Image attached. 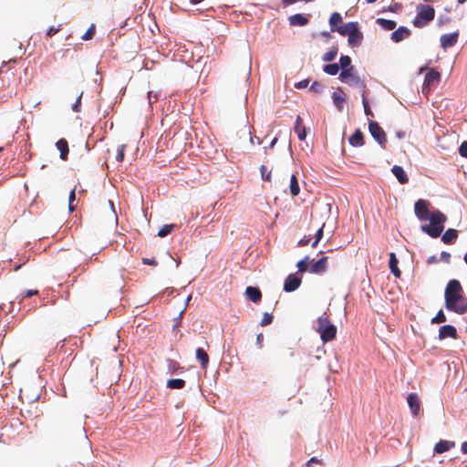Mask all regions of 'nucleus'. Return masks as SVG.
Here are the masks:
<instances>
[{
	"label": "nucleus",
	"instance_id": "1",
	"mask_svg": "<svg viewBox=\"0 0 467 467\" xmlns=\"http://www.w3.org/2000/svg\"><path fill=\"white\" fill-rule=\"evenodd\" d=\"M445 307L457 314L467 312V297L463 296V289L460 281L451 279L448 282L445 292Z\"/></svg>",
	"mask_w": 467,
	"mask_h": 467
},
{
	"label": "nucleus",
	"instance_id": "2",
	"mask_svg": "<svg viewBox=\"0 0 467 467\" xmlns=\"http://www.w3.org/2000/svg\"><path fill=\"white\" fill-rule=\"evenodd\" d=\"M446 219V216L441 211L436 210L431 213V215L428 219L430 220V224L421 225V231L432 238H437L441 234L444 229Z\"/></svg>",
	"mask_w": 467,
	"mask_h": 467
},
{
	"label": "nucleus",
	"instance_id": "3",
	"mask_svg": "<svg viewBox=\"0 0 467 467\" xmlns=\"http://www.w3.org/2000/svg\"><path fill=\"white\" fill-rule=\"evenodd\" d=\"M317 331L320 334L322 341L328 342L336 337L337 327L331 324L326 313L317 318Z\"/></svg>",
	"mask_w": 467,
	"mask_h": 467
},
{
	"label": "nucleus",
	"instance_id": "4",
	"mask_svg": "<svg viewBox=\"0 0 467 467\" xmlns=\"http://www.w3.org/2000/svg\"><path fill=\"white\" fill-rule=\"evenodd\" d=\"M435 17V10L431 5H419L417 6V15L412 24L417 28H422L431 22Z\"/></svg>",
	"mask_w": 467,
	"mask_h": 467
},
{
	"label": "nucleus",
	"instance_id": "5",
	"mask_svg": "<svg viewBox=\"0 0 467 467\" xmlns=\"http://www.w3.org/2000/svg\"><path fill=\"white\" fill-rule=\"evenodd\" d=\"M339 79L342 82L351 83L353 85L358 86L362 88V90H365L366 88V84L356 74L354 67H349L348 68L342 70L339 74Z\"/></svg>",
	"mask_w": 467,
	"mask_h": 467
},
{
	"label": "nucleus",
	"instance_id": "6",
	"mask_svg": "<svg viewBox=\"0 0 467 467\" xmlns=\"http://www.w3.org/2000/svg\"><path fill=\"white\" fill-rule=\"evenodd\" d=\"M368 130L371 136L378 141V143L380 146L385 147L387 143V135L384 130L379 126V124L377 121H369Z\"/></svg>",
	"mask_w": 467,
	"mask_h": 467
},
{
	"label": "nucleus",
	"instance_id": "7",
	"mask_svg": "<svg viewBox=\"0 0 467 467\" xmlns=\"http://www.w3.org/2000/svg\"><path fill=\"white\" fill-rule=\"evenodd\" d=\"M430 202L427 200L420 199L414 204V213L420 221H427L431 215Z\"/></svg>",
	"mask_w": 467,
	"mask_h": 467
},
{
	"label": "nucleus",
	"instance_id": "8",
	"mask_svg": "<svg viewBox=\"0 0 467 467\" xmlns=\"http://www.w3.org/2000/svg\"><path fill=\"white\" fill-rule=\"evenodd\" d=\"M441 80V73L434 68H431L425 75L423 91L426 89L429 91L434 83H438Z\"/></svg>",
	"mask_w": 467,
	"mask_h": 467
},
{
	"label": "nucleus",
	"instance_id": "9",
	"mask_svg": "<svg viewBox=\"0 0 467 467\" xmlns=\"http://www.w3.org/2000/svg\"><path fill=\"white\" fill-rule=\"evenodd\" d=\"M363 34L359 31L358 23L355 25L353 29L350 31V35L348 37V45L351 47H358L362 44Z\"/></svg>",
	"mask_w": 467,
	"mask_h": 467
},
{
	"label": "nucleus",
	"instance_id": "10",
	"mask_svg": "<svg viewBox=\"0 0 467 467\" xmlns=\"http://www.w3.org/2000/svg\"><path fill=\"white\" fill-rule=\"evenodd\" d=\"M459 31H455L450 34H444L441 36V47L443 49L450 48L456 45L459 38Z\"/></svg>",
	"mask_w": 467,
	"mask_h": 467
},
{
	"label": "nucleus",
	"instance_id": "11",
	"mask_svg": "<svg viewBox=\"0 0 467 467\" xmlns=\"http://www.w3.org/2000/svg\"><path fill=\"white\" fill-rule=\"evenodd\" d=\"M301 278L296 274L289 275L285 280L284 290L285 292H293L296 290L301 285Z\"/></svg>",
	"mask_w": 467,
	"mask_h": 467
},
{
	"label": "nucleus",
	"instance_id": "12",
	"mask_svg": "<svg viewBox=\"0 0 467 467\" xmlns=\"http://www.w3.org/2000/svg\"><path fill=\"white\" fill-rule=\"evenodd\" d=\"M328 258L327 256L321 257L317 262L313 263L309 267L311 274L322 275L327 271Z\"/></svg>",
	"mask_w": 467,
	"mask_h": 467
},
{
	"label": "nucleus",
	"instance_id": "13",
	"mask_svg": "<svg viewBox=\"0 0 467 467\" xmlns=\"http://www.w3.org/2000/svg\"><path fill=\"white\" fill-rule=\"evenodd\" d=\"M407 402L413 416H418L420 410V400L416 393H410Z\"/></svg>",
	"mask_w": 467,
	"mask_h": 467
},
{
	"label": "nucleus",
	"instance_id": "14",
	"mask_svg": "<svg viewBox=\"0 0 467 467\" xmlns=\"http://www.w3.org/2000/svg\"><path fill=\"white\" fill-rule=\"evenodd\" d=\"M448 337L457 338V330L451 325H445L439 329V338L445 339Z\"/></svg>",
	"mask_w": 467,
	"mask_h": 467
},
{
	"label": "nucleus",
	"instance_id": "15",
	"mask_svg": "<svg viewBox=\"0 0 467 467\" xmlns=\"http://www.w3.org/2000/svg\"><path fill=\"white\" fill-rule=\"evenodd\" d=\"M332 99L336 108L341 111L346 101V94L344 93L343 89L338 88L336 91H334L332 94Z\"/></svg>",
	"mask_w": 467,
	"mask_h": 467
},
{
	"label": "nucleus",
	"instance_id": "16",
	"mask_svg": "<svg viewBox=\"0 0 467 467\" xmlns=\"http://www.w3.org/2000/svg\"><path fill=\"white\" fill-rule=\"evenodd\" d=\"M410 34H411V32L409 28H407L405 26H400L398 29H396L391 34V39L394 42L399 43V42L408 38L410 36Z\"/></svg>",
	"mask_w": 467,
	"mask_h": 467
},
{
	"label": "nucleus",
	"instance_id": "17",
	"mask_svg": "<svg viewBox=\"0 0 467 467\" xmlns=\"http://www.w3.org/2000/svg\"><path fill=\"white\" fill-rule=\"evenodd\" d=\"M391 171L400 184H406L409 182V177L401 166L394 165Z\"/></svg>",
	"mask_w": 467,
	"mask_h": 467
},
{
	"label": "nucleus",
	"instance_id": "18",
	"mask_svg": "<svg viewBox=\"0 0 467 467\" xmlns=\"http://www.w3.org/2000/svg\"><path fill=\"white\" fill-rule=\"evenodd\" d=\"M455 446L454 441L441 440L434 446V452L438 454H441L445 451H450L451 448Z\"/></svg>",
	"mask_w": 467,
	"mask_h": 467
},
{
	"label": "nucleus",
	"instance_id": "19",
	"mask_svg": "<svg viewBox=\"0 0 467 467\" xmlns=\"http://www.w3.org/2000/svg\"><path fill=\"white\" fill-rule=\"evenodd\" d=\"M245 295L248 299L254 303H258L262 299V293L258 287L247 286Z\"/></svg>",
	"mask_w": 467,
	"mask_h": 467
},
{
	"label": "nucleus",
	"instance_id": "20",
	"mask_svg": "<svg viewBox=\"0 0 467 467\" xmlns=\"http://www.w3.org/2000/svg\"><path fill=\"white\" fill-rule=\"evenodd\" d=\"M56 147L59 150V157L61 160L66 161L67 160L69 149H68V143L66 139H60L56 142Z\"/></svg>",
	"mask_w": 467,
	"mask_h": 467
},
{
	"label": "nucleus",
	"instance_id": "21",
	"mask_svg": "<svg viewBox=\"0 0 467 467\" xmlns=\"http://www.w3.org/2000/svg\"><path fill=\"white\" fill-rule=\"evenodd\" d=\"M289 24L294 26H304L308 24V18L302 14H296L288 18Z\"/></svg>",
	"mask_w": 467,
	"mask_h": 467
},
{
	"label": "nucleus",
	"instance_id": "22",
	"mask_svg": "<svg viewBox=\"0 0 467 467\" xmlns=\"http://www.w3.org/2000/svg\"><path fill=\"white\" fill-rule=\"evenodd\" d=\"M349 144L353 147H361L364 145L363 133L358 129L348 139Z\"/></svg>",
	"mask_w": 467,
	"mask_h": 467
},
{
	"label": "nucleus",
	"instance_id": "23",
	"mask_svg": "<svg viewBox=\"0 0 467 467\" xmlns=\"http://www.w3.org/2000/svg\"><path fill=\"white\" fill-rule=\"evenodd\" d=\"M196 358L199 360L202 368L205 369L208 367L209 356L203 348H198L196 349Z\"/></svg>",
	"mask_w": 467,
	"mask_h": 467
},
{
	"label": "nucleus",
	"instance_id": "24",
	"mask_svg": "<svg viewBox=\"0 0 467 467\" xmlns=\"http://www.w3.org/2000/svg\"><path fill=\"white\" fill-rule=\"evenodd\" d=\"M398 259L396 257V254L394 253H390L389 254V268L391 273L394 275L395 277L400 278L401 275V272L400 268L398 267Z\"/></svg>",
	"mask_w": 467,
	"mask_h": 467
},
{
	"label": "nucleus",
	"instance_id": "25",
	"mask_svg": "<svg viewBox=\"0 0 467 467\" xmlns=\"http://www.w3.org/2000/svg\"><path fill=\"white\" fill-rule=\"evenodd\" d=\"M295 131L300 140H304L306 139V131L300 116H297L296 119Z\"/></svg>",
	"mask_w": 467,
	"mask_h": 467
},
{
	"label": "nucleus",
	"instance_id": "26",
	"mask_svg": "<svg viewBox=\"0 0 467 467\" xmlns=\"http://www.w3.org/2000/svg\"><path fill=\"white\" fill-rule=\"evenodd\" d=\"M458 237V231L455 229H448L441 236V241L444 244H451Z\"/></svg>",
	"mask_w": 467,
	"mask_h": 467
},
{
	"label": "nucleus",
	"instance_id": "27",
	"mask_svg": "<svg viewBox=\"0 0 467 467\" xmlns=\"http://www.w3.org/2000/svg\"><path fill=\"white\" fill-rule=\"evenodd\" d=\"M340 23H342L341 15L337 12L333 13L329 17V25L331 31H336Z\"/></svg>",
	"mask_w": 467,
	"mask_h": 467
},
{
	"label": "nucleus",
	"instance_id": "28",
	"mask_svg": "<svg viewBox=\"0 0 467 467\" xmlns=\"http://www.w3.org/2000/svg\"><path fill=\"white\" fill-rule=\"evenodd\" d=\"M376 23L385 30H393L396 27V22L385 18H378Z\"/></svg>",
	"mask_w": 467,
	"mask_h": 467
},
{
	"label": "nucleus",
	"instance_id": "29",
	"mask_svg": "<svg viewBox=\"0 0 467 467\" xmlns=\"http://www.w3.org/2000/svg\"><path fill=\"white\" fill-rule=\"evenodd\" d=\"M357 22H349L344 26H338L337 28V32L339 33L341 36H348V37L350 35V31L353 29Z\"/></svg>",
	"mask_w": 467,
	"mask_h": 467
},
{
	"label": "nucleus",
	"instance_id": "30",
	"mask_svg": "<svg viewBox=\"0 0 467 467\" xmlns=\"http://www.w3.org/2000/svg\"><path fill=\"white\" fill-rule=\"evenodd\" d=\"M185 386V381L182 379H171L167 381V387L170 389H181Z\"/></svg>",
	"mask_w": 467,
	"mask_h": 467
},
{
	"label": "nucleus",
	"instance_id": "31",
	"mask_svg": "<svg viewBox=\"0 0 467 467\" xmlns=\"http://www.w3.org/2000/svg\"><path fill=\"white\" fill-rule=\"evenodd\" d=\"M300 188L298 184L297 178L295 174H292L290 179V192L293 196H296L299 194Z\"/></svg>",
	"mask_w": 467,
	"mask_h": 467
},
{
	"label": "nucleus",
	"instance_id": "32",
	"mask_svg": "<svg viewBox=\"0 0 467 467\" xmlns=\"http://www.w3.org/2000/svg\"><path fill=\"white\" fill-rule=\"evenodd\" d=\"M323 70H324L325 73H327V74H328L330 76H335V75H337L338 73L339 67L336 63L327 64V65L324 66Z\"/></svg>",
	"mask_w": 467,
	"mask_h": 467
},
{
	"label": "nucleus",
	"instance_id": "33",
	"mask_svg": "<svg viewBox=\"0 0 467 467\" xmlns=\"http://www.w3.org/2000/svg\"><path fill=\"white\" fill-rule=\"evenodd\" d=\"M175 227V224L173 223H171V224H165L163 225L158 232V236L159 237H165L167 236L171 232V230Z\"/></svg>",
	"mask_w": 467,
	"mask_h": 467
},
{
	"label": "nucleus",
	"instance_id": "34",
	"mask_svg": "<svg viewBox=\"0 0 467 467\" xmlns=\"http://www.w3.org/2000/svg\"><path fill=\"white\" fill-rule=\"evenodd\" d=\"M337 48L333 47L332 48H330L329 51H327L326 54H324L322 58L324 61L329 62V61H332L335 59V57H337Z\"/></svg>",
	"mask_w": 467,
	"mask_h": 467
},
{
	"label": "nucleus",
	"instance_id": "35",
	"mask_svg": "<svg viewBox=\"0 0 467 467\" xmlns=\"http://www.w3.org/2000/svg\"><path fill=\"white\" fill-rule=\"evenodd\" d=\"M308 262H309V257L308 256H306L305 258H303L302 260H300L296 266L298 268V271L300 273H305L306 272L308 269Z\"/></svg>",
	"mask_w": 467,
	"mask_h": 467
},
{
	"label": "nucleus",
	"instance_id": "36",
	"mask_svg": "<svg viewBox=\"0 0 467 467\" xmlns=\"http://www.w3.org/2000/svg\"><path fill=\"white\" fill-rule=\"evenodd\" d=\"M96 33V26L94 24H92L88 29L86 31V33L81 36V38L85 41L90 40L93 38Z\"/></svg>",
	"mask_w": 467,
	"mask_h": 467
},
{
	"label": "nucleus",
	"instance_id": "37",
	"mask_svg": "<svg viewBox=\"0 0 467 467\" xmlns=\"http://www.w3.org/2000/svg\"><path fill=\"white\" fill-rule=\"evenodd\" d=\"M260 173H261V178L264 181H266V182H270L271 181V179H272V171H267V168H266L265 165H262L260 167Z\"/></svg>",
	"mask_w": 467,
	"mask_h": 467
},
{
	"label": "nucleus",
	"instance_id": "38",
	"mask_svg": "<svg viewBox=\"0 0 467 467\" xmlns=\"http://www.w3.org/2000/svg\"><path fill=\"white\" fill-rule=\"evenodd\" d=\"M339 62H340V67H341L342 70L347 69L349 67H352L351 66V58L348 56H341Z\"/></svg>",
	"mask_w": 467,
	"mask_h": 467
},
{
	"label": "nucleus",
	"instance_id": "39",
	"mask_svg": "<svg viewBox=\"0 0 467 467\" xmlns=\"http://www.w3.org/2000/svg\"><path fill=\"white\" fill-rule=\"evenodd\" d=\"M125 150H126V145L125 144H121L118 147L117 149V155H116V160L117 161L119 162H122L123 160H124V156H125Z\"/></svg>",
	"mask_w": 467,
	"mask_h": 467
},
{
	"label": "nucleus",
	"instance_id": "40",
	"mask_svg": "<svg viewBox=\"0 0 467 467\" xmlns=\"http://www.w3.org/2000/svg\"><path fill=\"white\" fill-rule=\"evenodd\" d=\"M446 321V316L442 310H440L436 316L431 319L432 324H441Z\"/></svg>",
	"mask_w": 467,
	"mask_h": 467
},
{
	"label": "nucleus",
	"instance_id": "41",
	"mask_svg": "<svg viewBox=\"0 0 467 467\" xmlns=\"http://www.w3.org/2000/svg\"><path fill=\"white\" fill-rule=\"evenodd\" d=\"M362 104H363V107H364L365 114L368 115V116H373V113H372V111L370 109V107L368 105V99H367L366 95H365V90L362 91Z\"/></svg>",
	"mask_w": 467,
	"mask_h": 467
},
{
	"label": "nucleus",
	"instance_id": "42",
	"mask_svg": "<svg viewBox=\"0 0 467 467\" xmlns=\"http://www.w3.org/2000/svg\"><path fill=\"white\" fill-rule=\"evenodd\" d=\"M273 315L270 314V313H265L264 316H263V318L260 322V325L262 327H265V326H267V325H270L272 322H273Z\"/></svg>",
	"mask_w": 467,
	"mask_h": 467
},
{
	"label": "nucleus",
	"instance_id": "43",
	"mask_svg": "<svg viewBox=\"0 0 467 467\" xmlns=\"http://www.w3.org/2000/svg\"><path fill=\"white\" fill-rule=\"evenodd\" d=\"M82 95H83V92L81 91L78 95V97L77 98V100L75 102V104L73 105L72 107V109L75 111V112H79L80 111V108H81V98H82Z\"/></svg>",
	"mask_w": 467,
	"mask_h": 467
},
{
	"label": "nucleus",
	"instance_id": "44",
	"mask_svg": "<svg viewBox=\"0 0 467 467\" xmlns=\"http://www.w3.org/2000/svg\"><path fill=\"white\" fill-rule=\"evenodd\" d=\"M459 153L462 157L467 158V140L463 141L459 147Z\"/></svg>",
	"mask_w": 467,
	"mask_h": 467
},
{
	"label": "nucleus",
	"instance_id": "45",
	"mask_svg": "<svg viewBox=\"0 0 467 467\" xmlns=\"http://www.w3.org/2000/svg\"><path fill=\"white\" fill-rule=\"evenodd\" d=\"M61 30V26H50L47 31V36H53L54 35H56L57 33H58L59 31Z\"/></svg>",
	"mask_w": 467,
	"mask_h": 467
},
{
	"label": "nucleus",
	"instance_id": "46",
	"mask_svg": "<svg viewBox=\"0 0 467 467\" xmlns=\"http://www.w3.org/2000/svg\"><path fill=\"white\" fill-rule=\"evenodd\" d=\"M76 199V194H75V189H73L70 193H69V197H68V207H69V211L70 212H73L75 210V207L72 205V202L73 201Z\"/></svg>",
	"mask_w": 467,
	"mask_h": 467
},
{
	"label": "nucleus",
	"instance_id": "47",
	"mask_svg": "<svg viewBox=\"0 0 467 467\" xmlns=\"http://www.w3.org/2000/svg\"><path fill=\"white\" fill-rule=\"evenodd\" d=\"M141 261H142L143 265H147L156 266L158 265L157 260L154 259V258H151V259H150V258H142Z\"/></svg>",
	"mask_w": 467,
	"mask_h": 467
},
{
	"label": "nucleus",
	"instance_id": "48",
	"mask_svg": "<svg viewBox=\"0 0 467 467\" xmlns=\"http://www.w3.org/2000/svg\"><path fill=\"white\" fill-rule=\"evenodd\" d=\"M441 261L449 264L451 261V254L445 251L441 252Z\"/></svg>",
	"mask_w": 467,
	"mask_h": 467
},
{
	"label": "nucleus",
	"instance_id": "49",
	"mask_svg": "<svg viewBox=\"0 0 467 467\" xmlns=\"http://www.w3.org/2000/svg\"><path fill=\"white\" fill-rule=\"evenodd\" d=\"M310 242V237L308 236H304L302 239H300L297 243V246H305V245H307Z\"/></svg>",
	"mask_w": 467,
	"mask_h": 467
},
{
	"label": "nucleus",
	"instance_id": "50",
	"mask_svg": "<svg viewBox=\"0 0 467 467\" xmlns=\"http://www.w3.org/2000/svg\"><path fill=\"white\" fill-rule=\"evenodd\" d=\"M148 99L149 103L152 104L153 102L157 101L158 96L156 94H153L151 91L148 92Z\"/></svg>",
	"mask_w": 467,
	"mask_h": 467
},
{
	"label": "nucleus",
	"instance_id": "51",
	"mask_svg": "<svg viewBox=\"0 0 467 467\" xmlns=\"http://www.w3.org/2000/svg\"><path fill=\"white\" fill-rule=\"evenodd\" d=\"M264 341V335L262 333L258 334L256 337V345L259 348H262Z\"/></svg>",
	"mask_w": 467,
	"mask_h": 467
},
{
	"label": "nucleus",
	"instance_id": "52",
	"mask_svg": "<svg viewBox=\"0 0 467 467\" xmlns=\"http://www.w3.org/2000/svg\"><path fill=\"white\" fill-rule=\"evenodd\" d=\"M313 463H318V464H321V461L318 460L317 458L316 457H312L307 462H306V466L307 467H311Z\"/></svg>",
	"mask_w": 467,
	"mask_h": 467
},
{
	"label": "nucleus",
	"instance_id": "53",
	"mask_svg": "<svg viewBox=\"0 0 467 467\" xmlns=\"http://www.w3.org/2000/svg\"><path fill=\"white\" fill-rule=\"evenodd\" d=\"M308 83H309L308 79H304V80L298 82L296 85V87L298 88H304L307 87Z\"/></svg>",
	"mask_w": 467,
	"mask_h": 467
},
{
	"label": "nucleus",
	"instance_id": "54",
	"mask_svg": "<svg viewBox=\"0 0 467 467\" xmlns=\"http://www.w3.org/2000/svg\"><path fill=\"white\" fill-rule=\"evenodd\" d=\"M320 88L321 85L318 82H314L310 87V89L314 90L315 92H318Z\"/></svg>",
	"mask_w": 467,
	"mask_h": 467
},
{
	"label": "nucleus",
	"instance_id": "55",
	"mask_svg": "<svg viewBox=\"0 0 467 467\" xmlns=\"http://www.w3.org/2000/svg\"><path fill=\"white\" fill-rule=\"evenodd\" d=\"M400 8H401V5H400V4H398V3H396V4H394L393 5H390V6L389 7V11H391V12H397V11H398L399 9H400Z\"/></svg>",
	"mask_w": 467,
	"mask_h": 467
},
{
	"label": "nucleus",
	"instance_id": "56",
	"mask_svg": "<svg viewBox=\"0 0 467 467\" xmlns=\"http://www.w3.org/2000/svg\"><path fill=\"white\" fill-rule=\"evenodd\" d=\"M323 228L324 225L320 227L316 234V239H317V241H320L323 238Z\"/></svg>",
	"mask_w": 467,
	"mask_h": 467
},
{
	"label": "nucleus",
	"instance_id": "57",
	"mask_svg": "<svg viewBox=\"0 0 467 467\" xmlns=\"http://www.w3.org/2000/svg\"><path fill=\"white\" fill-rule=\"evenodd\" d=\"M36 294H38V291H37V290H27V291L26 292L25 296H26V297H30V296H34V295H36Z\"/></svg>",
	"mask_w": 467,
	"mask_h": 467
},
{
	"label": "nucleus",
	"instance_id": "58",
	"mask_svg": "<svg viewBox=\"0 0 467 467\" xmlns=\"http://www.w3.org/2000/svg\"><path fill=\"white\" fill-rule=\"evenodd\" d=\"M436 262H437V258H436L435 255H432V256L429 257L428 260H427V263L429 265L436 263Z\"/></svg>",
	"mask_w": 467,
	"mask_h": 467
},
{
	"label": "nucleus",
	"instance_id": "59",
	"mask_svg": "<svg viewBox=\"0 0 467 467\" xmlns=\"http://www.w3.org/2000/svg\"><path fill=\"white\" fill-rule=\"evenodd\" d=\"M462 452L464 453V454H467V441H464L462 444Z\"/></svg>",
	"mask_w": 467,
	"mask_h": 467
},
{
	"label": "nucleus",
	"instance_id": "60",
	"mask_svg": "<svg viewBox=\"0 0 467 467\" xmlns=\"http://www.w3.org/2000/svg\"><path fill=\"white\" fill-rule=\"evenodd\" d=\"M397 137L400 138V139L404 138L405 137V132H403V131L397 132Z\"/></svg>",
	"mask_w": 467,
	"mask_h": 467
},
{
	"label": "nucleus",
	"instance_id": "61",
	"mask_svg": "<svg viewBox=\"0 0 467 467\" xmlns=\"http://www.w3.org/2000/svg\"><path fill=\"white\" fill-rule=\"evenodd\" d=\"M276 142H277V138H275V139L271 141V143H270L269 147H270V148H274V146L275 145V143H276Z\"/></svg>",
	"mask_w": 467,
	"mask_h": 467
},
{
	"label": "nucleus",
	"instance_id": "62",
	"mask_svg": "<svg viewBox=\"0 0 467 467\" xmlns=\"http://www.w3.org/2000/svg\"><path fill=\"white\" fill-rule=\"evenodd\" d=\"M319 241H317V239H316L313 243H312V247H316Z\"/></svg>",
	"mask_w": 467,
	"mask_h": 467
},
{
	"label": "nucleus",
	"instance_id": "63",
	"mask_svg": "<svg viewBox=\"0 0 467 467\" xmlns=\"http://www.w3.org/2000/svg\"><path fill=\"white\" fill-rule=\"evenodd\" d=\"M466 1H467V0H457V2H458L459 4H463V3H465Z\"/></svg>",
	"mask_w": 467,
	"mask_h": 467
},
{
	"label": "nucleus",
	"instance_id": "64",
	"mask_svg": "<svg viewBox=\"0 0 467 467\" xmlns=\"http://www.w3.org/2000/svg\"><path fill=\"white\" fill-rule=\"evenodd\" d=\"M464 262L467 265V253L464 254Z\"/></svg>",
	"mask_w": 467,
	"mask_h": 467
}]
</instances>
